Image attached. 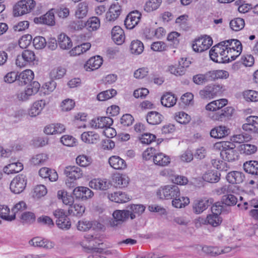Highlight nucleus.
I'll return each mask as SVG.
<instances>
[{"instance_id":"obj_1","label":"nucleus","mask_w":258,"mask_h":258,"mask_svg":"<svg viewBox=\"0 0 258 258\" xmlns=\"http://www.w3.org/2000/svg\"><path fill=\"white\" fill-rule=\"evenodd\" d=\"M242 50H226L220 48L219 46H213L209 52L211 59L218 63H225L232 61L240 54Z\"/></svg>"},{"instance_id":"obj_2","label":"nucleus","mask_w":258,"mask_h":258,"mask_svg":"<svg viewBox=\"0 0 258 258\" xmlns=\"http://www.w3.org/2000/svg\"><path fill=\"white\" fill-rule=\"evenodd\" d=\"M213 147L221 151L220 155L225 161L233 162L238 159L239 155L235 149V146L231 142H218L214 145Z\"/></svg>"},{"instance_id":"obj_3","label":"nucleus","mask_w":258,"mask_h":258,"mask_svg":"<svg viewBox=\"0 0 258 258\" xmlns=\"http://www.w3.org/2000/svg\"><path fill=\"white\" fill-rule=\"evenodd\" d=\"M180 192L176 185L170 184L160 187L157 191V195L160 199L173 200L178 197Z\"/></svg>"},{"instance_id":"obj_4","label":"nucleus","mask_w":258,"mask_h":258,"mask_svg":"<svg viewBox=\"0 0 258 258\" xmlns=\"http://www.w3.org/2000/svg\"><path fill=\"white\" fill-rule=\"evenodd\" d=\"M34 0H21L14 7L13 13L15 17L22 16L30 13L35 7Z\"/></svg>"},{"instance_id":"obj_5","label":"nucleus","mask_w":258,"mask_h":258,"mask_svg":"<svg viewBox=\"0 0 258 258\" xmlns=\"http://www.w3.org/2000/svg\"><path fill=\"white\" fill-rule=\"evenodd\" d=\"M36 57L33 51L26 49L23 51L21 55L17 56L16 64L17 67L23 68L27 65L34 64Z\"/></svg>"},{"instance_id":"obj_6","label":"nucleus","mask_w":258,"mask_h":258,"mask_svg":"<svg viewBox=\"0 0 258 258\" xmlns=\"http://www.w3.org/2000/svg\"><path fill=\"white\" fill-rule=\"evenodd\" d=\"M27 179L26 176L20 174L15 177L12 180L10 185V188L13 193L18 194L25 189Z\"/></svg>"},{"instance_id":"obj_7","label":"nucleus","mask_w":258,"mask_h":258,"mask_svg":"<svg viewBox=\"0 0 258 258\" xmlns=\"http://www.w3.org/2000/svg\"><path fill=\"white\" fill-rule=\"evenodd\" d=\"M213 43L212 38L205 36L196 39L192 44V47L195 52H202L208 49Z\"/></svg>"},{"instance_id":"obj_8","label":"nucleus","mask_w":258,"mask_h":258,"mask_svg":"<svg viewBox=\"0 0 258 258\" xmlns=\"http://www.w3.org/2000/svg\"><path fill=\"white\" fill-rule=\"evenodd\" d=\"M221 93V87L219 85L211 84L206 86L199 92L203 99L213 98Z\"/></svg>"},{"instance_id":"obj_9","label":"nucleus","mask_w":258,"mask_h":258,"mask_svg":"<svg viewBox=\"0 0 258 258\" xmlns=\"http://www.w3.org/2000/svg\"><path fill=\"white\" fill-rule=\"evenodd\" d=\"M141 14L138 11L130 12L124 20V25L128 29L134 28L140 22Z\"/></svg>"},{"instance_id":"obj_10","label":"nucleus","mask_w":258,"mask_h":258,"mask_svg":"<svg viewBox=\"0 0 258 258\" xmlns=\"http://www.w3.org/2000/svg\"><path fill=\"white\" fill-rule=\"evenodd\" d=\"M89 185L95 189L106 190L111 187V184L110 181L106 178H97L91 180Z\"/></svg>"},{"instance_id":"obj_11","label":"nucleus","mask_w":258,"mask_h":258,"mask_svg":"<svg viewBox=\"0 0 258 258\" xmlns=\"http://www.w3.org/2000/svg\"><path fill=\"white\" fill-rule=\"evenodd\" d=\"M121 12V7L118 2L112 4L106 14V19L109 22L114 21L118 18Z\"/></svg>"},{"instance_id":"obj_12","label":"nucleus","mask_w":258,"mask_h":258,"mask_svg":"<svg viewBox=\"0 0 258 258\" xmlns=\"http://www.w3.org/2000/svg\"><path fill=\"white\" fill-rule=\"evenodd\" d=\"M113 122V119L110 117H101L93 119L90 122V125L95 128H105L110 126Z\"/></svg>"},{"instance_id":"obj_13","label":"nucleus","mask_w":258,"mask_h":258,"mask_svg":"<svg viewBox=\"0 0 258 258\" xmlns=\"http://www.w3.org/2000/svg\"><path fill=\"white\" fill-rule=\"evenodd\" d=\"M234 109L231 107H226L217 112H213L211 114V118L214 120L223 121L231 117Z\"/></svg>"},{"instance_id":"obj_14","label":"nucleus","mask_w":258,"mask_h":258,"mask_svg":"<svg viewBox=\"0 0 258 258\" xmlns=\"http://www.w3.org/2000/svg\"><path fill=\"white\" fill-rule=\"evenodd\" d=\"M53 9L49 11L46 14L34 19V22L37 24H46L53 26L55 24Z\"/></svg>"},{"instance_id":"obj_15","label":"nucleus","mask_w":258,"mask_h":258,"mask_svg":"<svg viewBox=\"0 0 258 258\" xmlns=\"http://www.w3.org/2000/svg\"><path fill=\"white\" fill-rule=\"evenodd\" d=\"M214 46H219L220 48H223L226 50L242 49L241 42L237 39H229L222 41Z\"/></svg>"},{"instance_id":"obj_16","label":"nucleus","mask_w":258,"mask_h":258,"mask_svg":"<svg viewBox=\"0 0 258 258\" xmlns=\"http://www.w3.org/2000/svg\"><path fill=\"white\" fill-rule=\"evenodd\" d=\"M130 218L133 220L137 217L141 216L146 209V207L142 204H131L127 206Z\"/></svg>"},{"instance_id":"obj_17","label":"nucleus","mask_w":258,"mask_h":258,"mask_svg":"<svg viewBox=\"0 0 258 258\" xmlns=\"http://www.w3.org/2000/svg\"><path fill=\"white\" fill-rule=\"evenodd\" d=\"M102 58L99 55L90 58L84 65L87 71H92L98 69L102 64Z\"/></svg>"},{"instance_id":"obj_18","label":"nucleus","mask_w":258,"mask_h":258,"mask_svg":"<svg viewBox=\"0 0 258 258\" xmlns=\"http://www.w3.org/2000/svg\"><path fill=\"white\" fill-rule=\"evenodd\" d=\"M112 39L117 45L122 44L125 40L123 30L119 26H114L111 31Z\"/></svg>"},{"instance_id":"obj_19","label":"nucleus","mask_w":258,"mask_h":258,"mask_svg":"<svg viewBox=\"0 0 258 258\" xmlns=\"http://www.w3.org/2000/svg\"><path fill=\"white\" fill-rule=\"evenodd\" d=\"M34 73L31 70H26L18 74V82L20 85H25L30 83L34 79Z\"/></svg>"},{"instance_id":"obj_20","label":"nucleus","mask_w":258,"mask_h":258,"mask_svg":"<svg viewBox=\"0 0 258 258\" xmlns=\"http://www.w3.org/2000/svg\"><path fill=\"white\" fill-rule=\"evenodd\" d=\"M64 172L68 178L73 180L81 178L83 175L82 170L79 167L75 166L67 167Z\"/></svg>"},{"instance_id":"obj_21","label":"nucleus","mask_w":258,"mask_h":258,"mask_svg":"<svg viewBox=\"0 0 258 258\" xmlns=\"http://www.w3.org/2000/svg\"><path fill=\"white\" fill-rule=\"evenodd\" d=\"M212 203L211 199H203L200 201H196L193 205V210L194 213L200 214L206 210Z\"/></svg>"},{"instance_id":"obj_22","label":"nucleus","mask_w":258,"mask_h":258,"mask_svg":"<svg viewBox=\"0 0 258 258\" xmlns=\"http://www.w3.org/2000/svg\"><path fill=\"white\" fill-rule=\"evenodd\" d=\"M107 198L112 202L117 203H123L128 202L130 198L125 193L117 191L108 194Z\"/></svg>"},{"instance_id":"obj_23","label":"nucleus","mask_w":258,"mask_h":258,"mask_svg":"<svg viewBox=\"0 0 258 258\" xmlns=\"http://www.w3.org/2000/svg\"><path fill=\"white\" fill-rule=\"evenodd\" d=\"M230 131L225 126L220 125L213 128L210 132V135L212 138L221 139L229 134Z\"/></svg>"},{"instance_id":"obj_24","label":"nucleus","mask_w":258,"mask_h":258,"mask_svg":"<svg viewBox=\"0 0 258 258\" xmlns=\"http://www.w3.org/2000/svg\"><path fill=\"white\" fill-rule=\"evenodd\" d=\"M59 47L63 50H69L73 46L71 38L64 33L60 34L57 37Z\"/></svg>"},{"instance_id":"obj_25","label":"nucleus","mask_w":258,"mask_h":258,"mask_svg":"<svg viewBox=\"0 0 258 258\" xmlns=\"http://www.w3.org/2000/svg\"><path fill=\"white\" fill-rule=\"evenodd\" d=\"M228 103V101L226 99H221L212 101L208 104L206 106L207 110L217 112L221 110Z\"/></svg>"},{"instance_id":"obj_26","label":"nucleus","mask_w":258,"mask_h":258,"mask_svg":"<svg viewBox=\"0 0 258 258\" xmlns=\"http://www.w3.org/2000/svg\"><path fill=\"white\" fill-rule=\"evenodd\" d=\"M108 162L113 168L117 170H122L126 167L124 160L118 156H112L109 158Z\"/></svg>"},{"instance_id":"obj_27","label":"nucleus","mask_w":258,"mask_h":258,"mask_svg":"<svg viewBox=\"0 0 258 258\" xmlns=\"http://www.w3.org/2000/svg\"><path fill=\"white\" fill-rule=\"evenodd\" d=\"M163 118V116L157 111H150L146 115L147 121L152 125H157L161 123Z\"/></svg>"},{"instance_id":"obj_28","label":"nucleus","mask_w":258,"mask_h":258,"mask_svg":"<svg viewBox=\"0 0 258 258\" xmlns=\"http://www.w3.org/2000/svg\"><path fill=\"white\" fill-rule=\"evenodd\" d=\"M244 178V174L239 171L229 172L226 176L227 180L232 184H239L242 183Z\"/></svg>"},{"instance_id":"obj_29","label":"nucleus","mask_w":258,"mask_h":258,"mask_svg":"<svg viewBox=\"0 0 258 258\" xmlns=\"http://www.w3.org/2000/svg\"><path fill=\"white\" fill-rule=\"evenodd\" d=\"M29 243L31 245L34 246L42 247L47 249L51 248L54 246V244L52 242L42 239L40 237H34L31 240Z\"/></svg>"},{"instance_id":"obj_30","label":"nucleus","mask_w":258,"mask_h":258,"mask_svg":"<svg viewBox=\"0 0 258 258\" xmlns=\"http://www.w3.org/2000/svg\"><path fill=\"white\" fill-rule=\"evenodd\" d=\"M45 106V101L40 100L34 102L29 110V114L31 117L39 115Z\"/></svg>"},{"instance_id":"obj_31","label":"nucleus","mask_w":258,"mask_h":258,"mask_svg":"<svg viewBox=\"0 0 258 258\" xmlns=\"http://www.w3.org/2000/svg\"><path fill=\"white\" fill-rule=\"evenodd\" d=\"M39 174L42 178H48L51 181H55L58 178L57 172L47 167L41 168L39 171Z\"/></svg>"},{"instance_id":"obj_32","label":"nucleus","mask_w":258,"mask_h":258,"mask_svg":"<svg viewBox=\"0 0 258 258\" xmlns=\"http://www.w3.org/2000/svg\"><path fill=\"white\" fill-rule=\"evenodd\" d=\"M153 161L156 165L165 166L170 162L169 157L162 153H158L154 155Z\"/></svg>"},{"instance_id":"obj_33","label":"nucleus","mask_w":258,"mask_h":258,"mask_svg":"<svg viewBox=\"0 0 258 258\" xmlns=\"http://www.w3.org/2000/svg\"><path fill=\"white\" fill-rule=\"evenodd\" d=\"M57 198L59 200H61L63 204L71 206L74 202V197L69 194L66 191L63 190H59L57 191Z\"/></svg>"},{"instance_id":"obj_34","label":"nucleus","mask_w":258,"mask_h":258,"mask_svg":"<svg viewBox=\"0 0 258 258\" xmlns=\"http://www.w3.org/2000/svg\"><path fill=\"white\" fill-rule=\"evenodd\" d=\"M244 171L252 175H258V161H248L243 164Z\"/></svg>"},{"instance_id":"obj_35","label":"nucleus","mask_w":258,"mask_h":258,"mask_svg":"<svg viewBox=\"0 0 258 258\" xmlns=\"http://www.w3.org/2000/svg\"><path fill=\"white\" fill-rule=\"evenodd\" d=\"M23 169V165L19 162L11 163L4 168V172L7 174H13L21 171Z\"/></svg>"},{"instance_id":"obj_36","label":"nucleus","mask_w":258,"mask_h":258,"mask_svg":"<svg viewBox=\"0 0 258 258\" xmlns=\"http://www.w3.org/2000/svg\"><path fill=\"white\" fill-rule=\"evenodd\" d=\"M220 173L215 170H209L203 175L204 180L210 182L216 183L220 180Z\"/></svg>"},{"instance_id":"obj_37","label":"nucleus","mask_w":258,"mask_h":258,"mask_svg":"<svg viewBox=\"0 0 258 258\" xmlns=\"http://www.w3.org/2000/svg\"><path fill=\"white\" fill-rule=\"evenodd\" d=\"M89 10L88 3L87 2L80 3L75 12V16L79 19H82L87 15Z\"/></svg>"},{"instance_id":"obj_38","label":"nucleus","mask_w":258,"mask_h":258,"mask_svg":"<svg viewBox=\"0 0 258 258\" xmlns=\"http://www.w3.org/2000/svg\"><path fill=\"white\" fill-rule=\"evenodd\" d=\"M91 46L90 43H84L72 48L69 53L71 56L79 55L89 50Z\"/></svg>"},{"instance_id":"obj_39","label":"nucleus","mask_w":258,"mask_h":258,"mask_svg":"<svg viewBox=\"0 0 258 258\" xmlns=\"http://www.w3.org/2000/svg\"><path fill=\"white\" fill-rule=\"evenodd\" d=\"M177 98L174 95L170 93L164 94L161 98V102L162 105L166 107L173 106L176 103Z\"/></svg>"},{"instance_id":"obj_40","label":"nucleus","mask_w":258,"mask_h":258,"mask_svg":"<svg viewBox=\"0 0 258 258\" xmlns=\"http://www.w3.org/2000/svg\"><path fill=\"white\" fill-rule=\"evenodd\" d=\"M99 138V135L93 132H84L81 135L82 140L88 144L96 143Z\"/></svg>"},{"instance_id":"obj_41","label":"nucleus","mask_w":258,"mask_h":258,"mask_svg":"<svg viewBox=\"0 0 258 258\" xmlns=\"http://www.w3.org/2000/svg\"><path fill=\"white\" fill-rule=\"evenodd\" d=\"M129 178L125 175L117 174L114 176L113 181L116 187L123 188L126 187L129 183Z\"/></svg>"},{"instance_id":"obj_42","label":"nucleus","mask_w":258,"mask_h":258,"mask_svg":"<svg viewBox=\"0 0 258 258\" xmlns=\"http://www.w3.org/2000/svg\"><path fill=\"white\" fill-rule=\"evenodd\" d=\"M257 150L256 145L250 144H243L239 146L240 153L245 155H250L254 154Z\"/></svg>"},{"instance_id":"obj_43","label":"nucleus","mask_w":258,"mask_h":258,"mask_svg":"<svg viewBox=\"0 0 258 258\" xmlns=\"http://www.w3.org/2000/svg\"><path fill=\"white\" fill-rule=\"evenodd\" d=\"M86 28L89 31L98 29L100 26L99 19L97 17H92L85 22Z\"/></svg>"},{"instance_id":"obj_44","label":"nucleus","mask_w":258,"mask_h":258,"mask_svg":"<svg viewBox=\"0 0 258 258\" xmlns=\"http://www.w3.org/2000/svg\"><path fill=\"white\" fill-rule=\"evenodd\" d=\"M143 43L139 40H135L132 41L130 45L131 52L133 54L139 55L142 53L144 50Z\"/></svg>"},{"instance_id":"obj_45","label":"nucleus","mask_w":258,"mask_h":258,"mask_svg":"<svg viewBox=\"0 0 258 258\" xmlns=\"http://www.w3.org/2000/svg\"><path fill=\"white\" fill-rule=\"evenodd\" d=\"M162 0H148L145 4L144 10L151 12L157 10L161 6Z\"/></svg>"},{"instance_id":"obj_46","label":"nucleus","mask_w":258,"mask_h":258,"mask_svg":"<svg viewBox=\"0 0 258 258\" xmlns=\"http://www.w3.org/2000/svg\"><path fill=\"white\" fill-rule=\"evenodd\" d=\"M192 81L196 84L199 85L211 81L210 72H208L205 74H199L195 75L192 77Z\"/></svg>"},{"instance_id":"obj_47","label":"nucleus","mask_w":258,"mask_h":258,"mask_svg":"<svg viewBox=\"0 0 258 258\" xmlns=\"http://www.w3.org/2000/svg\"><path fill=\"white\" fill-rule=\"evenodd\" d=\"M189 203V199L187 197H181L180 194L177 198H174L172 201V206L176 208H182Z\"/></svg>"},{"instance_id":"obj_48","label":"nucleus","mask_w":258,"mask_h":258,"mask_svg":"<svg viewBox=\"0 0 258 258\" xmlns=\"http://www.w3.org/2000/svg\"><path fill=\"white\" fill-rule=\"evenodd\" d=\"M129 214L127 209L125 210H116L113 212L112 216L116 222H120L126 221L130 217Z\"/></svg>"},{"instance_id":"obj_49","label":"nucleus","mask_w":258,"mask_h":258,"mask_svg":"<svg viewBox=\"0 0 258 258\" xmlns=\"http://www.w3.org/2000/svg\"><path fill=\"white\" fill-rule=\"evenodd\" d=\"M245 25V22L243 19L237 18L232 20L230 22V27L232 30L238 31L243 29Z\"/></svg>"},{"instance_id":"obj_50","label":"nucleus","mask_w":258,"mask_h":258,"mask_svg":"<svg viewBox=\"0 0 258 258\" xmlns=\"http://www.w3.org/2000/svg\"><path fill=\"white\" fill-rule=\"evenodd\" d=\"M211 81L218 79H227L229 77V73L224 70H216L209 71Z\"/></svg>"},{"instance_id":"obj_51","label":"nucleus","mask_w":258,"mask_h":258,"mask_svg":"<svg viewBox=\"0 0 258 258\" xmlns=\"http://www.w3.org/2000/svg\"><path fill=\"white\" fill-rule=\"evenodd\" d=\"M116 91L114 89L108 90L99 93L97 96V99L104 101L111 98L116 94Z\"/></svg>"},{"instance_id":"obj_52","label":"nucleus","mask_w":258,"mask_h":258,"mask_svg":"<svg viewBox=\"0 0 258 258\" xmlns=\"http://www.w3.org/2000/svg\"><path fill=\"white\" fill-rule=\"evenodd\" d=\"M10 209L5 205H0V217L5 220L11 221L15 219V215H10Z\"/></svg>"},{"instance_id":"obj_53","label":"nucleus","mask_w":258,"mask_h":258,"mask_svg":"<svg viewBox=\"0 0 258 258\" xmlns=\"http://www.w3.org/2000/svg\"><path fill=\"white\" fill-rule=\"evenodd\" d=\"M85 207L81 204H75L71 206L69 210V212L73 215L80 217L85 212Z\"/></svg>"},{"instance_id":"obj_54","label":"nucleus","mask_w":258,"mask_h":258,"mask_svg":"<svg viewBox=\"0 0 258 258\" xmlns=\"http://www.w3.org/2000/svg\"><path fill=\"white\" fill-rule=\"evenodd\" d=\"M76 161L78 165L85 167L88 166L91 164L92 159L91 157L85 155H80L76 158Z\"/></svg>"},{"instance_id":"obj_55","label":"nucleus","mask_w":258,"mask_h":258,"mask_svg":"<svg viewBox=\"0 0 258 258\" xmlns=\"http://www.w3.org/2000/svg\"><path fill=\"white\" fill-rule=\"evenodd\" d=\"M222 222V218L219 215L214 214H209L207 216V224L213 226L217 227Z\"/></svg>"},{"instance_id":"obj_56","label":"nucleus","mask_w":258,"mask_h":258,"mask_svg":"<svg viewBox=\"0 0 258 258\" xmlns=\"http://www.w3.org/2000/svg\"><path fill=\"white\" fill-rule=\"evenodd\" d=\"M48 159V155L41 153L34 156L31 159V162L35 165H39L45 163Z\"/></svg>"},{"instance_id":"obj_57","label":"nucleus","mask_w":258,"mask_h":258,"mask_svg":"<svg viewBox=\"0 0 258 258\" xmlns=\"http://www.w3.org/2000/svg\"><path fill=\"white\" fill-rule=\"evenodd\" d=\"M243 96L247 101L256 102L258 101V92L254 90H247L244 92Z\"/></svg>"},{"instance_id":"obj_58","label":"nucleus","mask_w":258,"mask_h":258,"mask_svg":"<svg viewBox=\"0 0 258 258\" xmlns=\"http://www.w3.org/2000/svg\"><path fill=\"white\" fill-rule=\"evenodd\" d=\"M222 203L226 205L231 206L236 204L237 198L233 195H226L222 197Z\"/></svg>"},{"instance_id":"obj_59","label":"nucleus","mask_w":258,"mask_h":258,"mask_svg":"<svg viewBox=\"0 0 258 258\" xmlns=\"http://www.w3.org/2000/svg\"><path fill=\"white\" fill-rule=\"evenodd\" d=\"M167 71L171 74L176 76H182L186 72V70L185 69L181 68L179 66L176 67L173 65L169 66Z\"/></svg>"},{"instance_id":"obj_60","label":"nucleus","mask_w":258,"mask_h":258,"mask_svg":"<svg viewBox=\"0 0 258 258\" xmlns=\"http://www.w3.org/2000/svg\"><path fill=\"white\" fill-rule=\"evenodd\" d=\"M47 189L46 187L43 185H38L34 188L33 196L40 198L43 197L47 194Z\"/></svg>"},{"instance_id":"obj_61","label":"nucleus","mask_w":258,"mask_h":258,"mask_svg":"<svg viewBox=\"0 0 258 258\" xmlns=\"http://www.w3.org/2000/svg\"><path fill=\"white\" fill-rule=\"evenodd\" d=\"M20 218L23 224L31 223L35 220V216L32 212H26L21 215Z\"/></svg>"},{"instance_id":"obj_62","label":"nucleus","mask_w":258,"mask_h":258,"mask_svg":"<svg viewBox=\"0 0 258 258\" xmlns=\"http://www.w3.org/2000/svg\"><path fill=\"white\" fill-rule=\"evenodd\" d=\"M56 86V82L53 80H50L46 82L42 87V89L44 91V93L49 94L52 92Z\"/></svg>"},{"instance_id":"obj_63","label":"nucleus","mask_w":258,"mask_h":258,"mask_svg":"<svg viewBox=\"0 0 258 258\" xmlns=\"http://www.w3.org/2000/svg\"><path fill=\"white\" fill-rule=\"evenodd\" d=\"M32 37L31 35H24L19 40V45L22 48H26L31 43Z\"/></svg>"},{"instance_id":"obj_64","label":"nucleus","mask_w":258,"mask_h":258,"mask_svg":"<svg viewBox=\"0 0 258 258\" xmlns=\"http://www.w3.org/2000/svg\"><path fill=\"white\" fill-rule=\"evenodd\" d=\"M175 119L181 124H186L190 121L191 118L187 113L184 112H179L175 116Z\"/></svg>"}]
</instances>
